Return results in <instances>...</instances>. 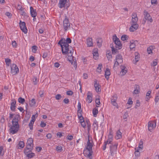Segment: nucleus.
Segmentation results:
<instances>
[{
    "label": "nucleus",
    "instance_id": "obj_29",
    "mask_svg": "<svg viewBox=\"0 0 159 159\" xmlns=\"http://www.w3.org/2000/svg\"><path fill=\"white\" fill-rule=\"evenodd\" d=\"M93 113L94 116L96 117L97 114L98 113V109L96 107L93 109Z\"/></svg>",
    "mask_w": 159,
    "mask_h": 159
},
{
    "label": "nucleus",
    "instance_id": "obj_63",
    "mask_svg": "<svg viewBox=\"0 0 159 159\" xmlns=\"http://www.w3.org/2000/svg\"><path fill=\"white\" fill-rule=\"evenodd\" d=\"M18 109L21 112H22V113H24L25 111V110L22 107H20L18 108Z\"/></svg>",
    "mask_w": 159,
    "mask_h": 159
},
{
    "label": "nucleus",
    "instance_id": "obj_53",
    "mask_svg": "<svg viewBox=\"0 0 159 159\" xmlns=\"http://www.w3.org/2000/svg\"><path fill=\"white\" fill-rule=\"evenodd\" d=\"M159 100V93L158 95L156 96L155 98V101L156 103V104L157 102Z\"/></svg>",
    "mask_w": 159,
    "mask_h": 159
},
{
    "label": "nucleus",
    "instance_id": "obj_34",
    "mask_svg": "<svg viewBox=\"0 0 159 159\" xmlns=\"http://www.w3.org/2000/svg\"><path fill=\"white\" fill-rule=\"evenodd\" d=\"M5 62L6 65L9 66L11 63V61L10 59L7 58L5 59Z\"/></svg>",
    "mask_w": 159,
    "mask_h": 159
},
{
    "label": "nucleus",
    "instance_id": "obj_19",
    "mask_svg": "<svg viewBox=\"0 0 159 159\" xmlns=\"http://www.w3.org/2000/svg\"><path fill=\"white\" fill-rule=\"evenodd\" d=\"M87 100L89 101V103H91L92 101V94L89 91H88L87 93Z\"/></svg>",
    "mask_w": 159,
    "mask_h": 159
},
{
    "label": "nucleus",
    "instance_id": "obj_28",
    "mask_svg": "<svg viewBox=\"0 0 159 159\" xmlns=\"http://www.w3.org/2000/svg\"><path fill=\"white\" fill-rule=\"evenodd\" d=\"M121 134L122 133L120 132V130L117 131L116 133V138L117 139H120L122 137Z\"/></svg>",
    "mask_w": 159,
    "mask_h": 159
},
{
    "label": "nucleus",
    "instance_id": "obj_14",
    "mask_svg": "<svg viewBox=\"0 0 159 159\" xmlns=\"http://www.w3.org/2000/svg\"><path fill=\"white\" fill-rule=\"evenodd\" d=\"M131 25L129 29V30L130 32H134L138 29L139 25L138 24H131Z\"/></svg>",
    "mask_w": 159,
    "mask_h": 159
},
{
    "label": "nucleus",
    "instance_id": "obj_13",
    "mask_svg": "<svg viewBox=\"0 0 159 159\" xmlns=\"http://www.w3.org/2000/svg\"><path fill=\"white\" fill-rule=\"evenodd\" d=\"M97 80L95 79L94 81V86L95 88V89L97 92H101V89H100L101 86L99 83H97Z\"/></svg>",
    "mask_w": 159,
    "mask_h": 159
},
{
    "label": "nucleus",
    "instance_id": "obj_10",
    "mask_svg": "<svg viewBox=\"0 0 159 159\" xmlns=\"http://www.w3.org/2000/svg\"><path fill=\"white\" fill-rule=\"evenodd\" d=\"M71 40L70 38H68L66 39L64 38H61L59 41L58 44H68L71 43Z\"/></svg>",
    "mask_w": 159,
    "mask_h": 159
},
{
    "label": "nucleus",
    "instance_id": "obj_16",
    "mask_svg": "<svg viewBox=\"0 0 159 159\" xmlns=\"http://www.w3.org/2000/svg\"><path fill=\"white\" fill-rule=\"evenodd\" d=\"M87 146L86 148V149L87 150L89 151H92L93 145L92 143L90 142L89 138H88V141L87 142Z\"/></svg>",
    "mask_w": 159,
    "mask_h": 159
},
{
    "label": "nucleus",
    "instance_id": "obj_31",
    "mask_svg": "<svg viewBox=\"0 0 159 159\" xmlns=\"http://www.w3.org/2000/svg\"><path fill=\"white\" fill-rule=\"evenodd\" d=\"M118 48H112V50H111L113 54H115L116 53H118L119 52Z\"/></svg>",
    "mask_w": 159,
    "mask_h": 159
},
{
    "label": "nucleus",
    "instance_id": "obj_38",
    "mask_svg": "<svg viewBox=\"0 0 159 159\" xmlns=\"http://www.w3.org/2000/svg\"><path fill=\"white\" fill-rule=\"evenodd\" d=\"M138 19H132L131 21L130 22L131 24H137V22L138 21Z\"/></svg>",
    "mask_w": 159,
    "mask_h": 159
},
{
    "label": "nucleus",
    "instance_id": "obj_50",
    "mask_svg": "<svg viewBox=\"0 0 159 159\" xmlns=\"http://www.w3.org/2000/svg\"><path fill=\"white\" fill-rule=\"evenodd\" d=\"M102 64H99L98 65V66L97 68V71L98 72H100L101 71V67L102 66Z\"/></svg>",
    "mask_w": 159,
    "mask_h": 159
},
{
    "label": "nucleus",
    "instance_id": "obj_43",
    "mask_svg": "<svg viewBox=\"0 0 159 159\" xmlns=\"http://www.w3.org/2000/svg\"><path fill=\"white\" fill-rule=\"evenodd\" d=\"M27 156L29 158H31L35 156L34 153L33 152L29 153V154H27Z\"/></svg>",
    "mask_w": 159,
    "mask_h": 159
},
{
    "label": "nucleus",
    "instance_id": "obj_6",
    "mask_svg": "<svg viewBox=\"0 0 159 159\" xmlns=\"http://www.w3.org/2000/svg\"><path fill=\"white\" fill-rule=\"evenodd\" d=\"M33 140L32 138H29L27 141L26 143V148L30 149V150L33 149L34 144H33Z\"/></svg>",
    "mask_w": 159,
    "mask_h": 159
},
{
    "label": "nucleus",
    "instance_id": "obj_26",
    "mask_svg": "<svg viewBox=\"0 0 159 159\" xmlns=\"http://www.w3.org/2000/svg\"><path fill=\"white\" fill-rule=\"evenodd\" d=\"M97 44L99 47H100L102 45V38H99L97 39Z\"/></svg>",
    "mask_w": 159,
    "mask_h": 159
},
{
    "label": "nucleus",
    "instance_id": "obj_40",
    "mask_svg": "<svg viewBox=\"0 0 159 159\" xmlns=\"http://www.w3.org/2000/svg\"><path fill=\"white\" fill-rule=\"evenodd\" d=\"M19 147L22 148L24 147L25 146V143L23 141H20L18 144Z\"/></svg>",
    "mask_w": 159,
    "mask_h": 159
},
{
    "label": "nucleus",
    "instance_id": "obj_9",
    "mask_svg": "<svg viewBox=\"0 0 159 159\" xmlns=\"http://www.w3.org/2000/svg\"><path fill=\"white\" fill-rule=\"evenodd\" d=\"M117 99V96L116 94H114L111 98V104L114 106L118 108V105L116 102V100Z\"/></svg>",
    "mask_w": 159,
    "mask_h": 159
},
{
    "label": "nucleus",
    "instance_id": "obj_49",
    "mask_svg": "<svg viewBox=\"0 0 159 159\" xmlns=\"http://www.w3.org/2000/svg\"><path fill=\"white\" fill-rule=\"evenodd\" d=\"M106 56L108 60H110L112 57L111 53H109V54L107 53V54H106Z\"/></svg>",
    "mask_w": 159,
    "mask_h": 159
},
{
    "label": "nucleus",
    "instance_id": "obj_30",
    "mask_svg": "<svg viewBox=\"0 0 159 159\" xmlns=\"http://www.w3.org/2000/svg\"><path fill=\"white\" fill-rule=\"evenodd\" d=\"M139 87L138 85H136V88L134 89L133 93L134 94H138L139 92Z\"/></svg>",
    "mask_w": 159,
    "mask_h": 159
},
{
    "label": "nucleus",
    "instance_id": "obj_55",
    "mask_svg": "<svg viewBox=\"0 0 159 159\" xmlns=\"http://www.w3.org/2000/svg\"><path fill=\"white\" fill-rule=\"evenodd\" d=\"M20 11V14L22 16H25L26 13L24 11V9L21 10V11Z\"/></svg>",
    "mask_w": 159,
    "mask_h": 159
},
{
    "label": "nucleus",
    "instance_id": "obj_2",
    "mask_svg": "<svg viewBox=\"0 0 159 159\" xmlns=\"http://www.w3.org/2000/svg\"><path fill=\"white\" fill-rule=\"evenodd\" d=\"M112 39L113 42H114L116 44V48H118V49H120L122 48V44L120 41V40L117 38L116 34L113 35Z\"/></svg>",
    "mask_w": 159,
    "mask_h": 159
},
{
    "label": "nucleus",
    "instance_id": "obj_58",
    "mask_svg": "<svg viewBox=\"0 0 159 159\" xmlns=\"http://www.w3.org/2000/svg\"><path fill=\"white\" fill-rule=\"evenodd\" d=\"M57 150L59 152H61L62 150V147L61 146H57Z\"/></svg>",
    "mask_w": 159,
    "mask_h": 159
},
{
    "label": "nucleus",
    "instance_id": "obj_44",
    "mask_svg": "<svg viewBox=\"0 0 159 159\" xmlns=\"http://www.w3.org/2000/svg\"><path fill=\"white\" fill-rule=\"evenodd\" d=\"M143 143L142 141L141 140H140L139 143V146L138 148H140L141 149H142L143 148Z\"/></svg>",
    "mask_w": 159,
    "mask_h": 159
},
{
    "label": "nucleus",
    "instance_id": "obj_46",
    "mask_svg": "<svg viewBox=\"0 0 159 159\" xmlns=\"http://www.w3.org/2000/svg\"><path fill=\"white\" fill-rule=\"evenodd\" d=\"M69 59V61L71 63V64H73L74 65V67L75 68H76L77 67V65L76 64V61H74V62L72 61L71 60V59H70H70L69 58H68Z\"/></svg>",
    "mask_w": 159,
    "mask_h": 159
},
{
    "label": "nucleus",
    "instance_id": "obj_1",
    "mask_svg": "<svg viewBox=\"0 0 159 159\" xmlns=\"http://www.w3.org/2000/svg\"><path fill=\"white\" fill-rule=\"evenodd\" d=\"M20 116L19 114L16 115L12 121V125L10 128V132L12 134L16 133L19 128V125L18 124V118Z\"/></svg>",
    "mask_w": 159,
    "mask_h": 159
},
{
    "label": "nucleus",
    "instance_id": "obj_17",
    "mask_svg": "<svg viewBox=\"0 0 159 159\" xmlns=\"http://www.w3.org/2000/svg\"><path fill=\"white\" fill-rule=\"evenodd\" d=\"M120 68L121 69L120 72V74L122 75H125L127 72V69L125 66H121Z\"/></svg>",
    "mask_w": 159,
    "mask_h": 159
},
{
    "label": "nucleus",
    "instance_id": "obj_33",
    "mask_svg": "<svg viewBox=\"0 0 159 159\" xmlns=\"http://www.w3.org/2000/svg\"><path fill=\"white\" fill-rule=\"evenodd\" d=\"M93 58L96 60L98 58V54L97 51L93 52Z\"/></svg>",
    "mask_w": 159,
    "mask_h": 159
},
{
    "label": "nucleus",
    "instance_id": "obj_62",
    "mask_svg": "<svg viewBox=\"0 0 159 159\" xmlns=\"http://www.w3.org/2000/svg\"><path fill=\"white\" fill-rule=\"evenodd\" d=\"M40 125L41 127H44L46 126V124L45 123H44V122H43V121H41Z\"/></svg>",
    "mask_w": 159,
    "mask_h": 159
},
{
    "label": "nucleus",
    "instance_id": "obj_5",
    "mask_svg": "<svg viewBox=\"0 0 159 159\" xmlns=\"http://www.w3.org/2000/svg\"><path fill=\"white\" fill-rule=\"evenodd\" d=\"M11 73L13 75H16L19 72V70L16 65L13 64L11 66Z\"/></svg>",
    "mask_w": 159,
    "mask_h": 159
},
{
    "label": "nucleus",
    "instance_id": "obj_24",
    "mask_svg": "<svg viewBox=\"0 0 159 159\" xmlns=\"http://www.w3.org/2000/svg\"><path fill=\"white\" fill-rule=\"evenodd\" d=\"M116 60L117 61L118 60L119 62L121 63L123 62L122 57V56L120 54H118L116 56Z\"/></svg>",
    "mask_w": 159,
    "mask_h": 159
},
{
    "label": "nucleus",
    "instance_id": "obj_3",
    "mask_svg": "<svg viewBox=\"0 0 159 159\" xmlns=\"http://www.w3.org/2000/svg\"><path fill=\"white\" fill-rule=\"evenodd\" d=\"M59 44L61 48V51L62 53L64 55H66L69 52V51L68 44Z\"/></svg>",
    "mask_w": 159,
    "mask_h": 159
},
{
    "label": "nucleus",
    "instance_id": "obj_61",
    "mask_svg": "<svg viewBox=\"0 0 159 159\" xmlns=\"http://www.w3.org/2000/svg\"><path fill=\"white\" fill-rule=\"evenodd\" d=\"M128 116V113L127 112H125L123 115V119H126Z\"/></svg>",
    "mask_w": 159,
    "mask_h": 159
},
{
    "label": "nucleus",
    "instance_id": "obj_8",
    "mask_svg": "<svg viewBox=\"0 0 159 159\" xmlns=\"http://www.w3.org/2000/svg\"><path fill=\"white\" fill-rule=\"evenodd\" d=\"M19 25L22 31L25 34H26L27 32V29L26 26L25 22L24 21L22 22L21 20H20L19 22Z\"/></svg>",
    "mask_w": 159,
    "mask_h": 159
},
{
    "label": "nucleus",
    "instance_id": "obj_22",
    "mask_svg": "<svg viewBox=\"0 0 159 159\" xmlns=\"http://www.w3.org/2000/svg\"><path fill=\"white\" fill-rule=\"evenodd\" d=\"M93 151H89V153H86V151L84 150V151L83 153L84 154V155L85 157H87L89 158V159H92V154Z\"/></svg>",
    "mask_w": 159,
    "mask_h": 159
},
{
    "label": "nucleus",
    "instance_id": "obj_51",
    "mask_svg": "<svg viewBox=\"0 0 159 159\" xmlns=\"http://www.w3.org/2000/svg\"><path fill=\"white\" fill-rule=\"evenodd\" d=\"M132 19H138L137 15L135 13L133 12L132 16Z\"/></svg>",
    "mask_w": 159,
    "mask_h": 159
},
{
    "label": "nucleus",
    "instance_id": "obj_41",
    "mask_svg": "<svg viewBox=\"0 0 159 159\" xmlns=\"http://www.w3.org/2000/svg\"><path fill=\"white\" fill-rule=\"evenodd\" d=\"M32 150H30V149L26 148H26L24 149V153L25 155H27V154H29V152H31Z\"/></svg>",
    "mask_w": 159,
    "mask_h": 159
},
{
    "label": "nucleus",
    "instance_id": "obj_42",
    "mask_svg": "<svg viewBox=\"0 0 159 159\" xmlns=\"http://www.w3.org/2000/svg\"><path fill=\"white\" fill-rule=\"evenodd\" d=\"M128 38V36L126 35H123L121 37V39L122 41H125L127 40Z\"/></svg>",
    "mask_w": 159,
    "mask_h": 159
},
{
    "label": "nucleus",
    "instance_id": "obj_21",
    "mask_svg": "<svg viewBox=\"0 0 159 159\" xmlns=\"http://www.w3.org/2000/svg\"><path fill=\"white\" fill-rule=\"evenodd\" d=\"M87 44L88 47H92L93 46L92 39V38H89L86 39Z\"/></svg>",
    "mask_w": 159,
    "mask_h": 159
},
{
    "label": "nucleus",
    "instance_id": "obj_18",
    "mask_svg": "<svg viewBox=\"0 0 159 159\" xmlns=\"http://www.w3.org/2000/svg\"><path fill=\"white\" fill-rule=\"evenodd\" d=\"M67 2V0H59L58 6L59 8H61L65 7L66 3Z\"/></svg>",
    "mask_w": 159,
    "mask_h": 159
},
{
    "label": "nucleus",
    "instance_id": "obj_7",
    "mask_svg": "<svg viewBox=\"0 0 159 159\" xmlns=\"http://www.w3.org/2000/svg\"><path fill=\"white\" fill-rule=\"evenodd\" d=\"M118 145V143H116L114 145H112L110 146V152L111 156H113L114 154L116 152Z\"/></svg>",
    "mask_w": 159,
    "mask_h": 159
},
{
    "label": "nucleus",
    "instance_id": "obj_11",
    "mask_svg": "<svg viewBox=\"0 0 159 159\" xmlns=\"http://www.w3.org/2000/svg\"><path fill=\"white\" fill-rule=\"evenodd\" d=\"M156 126V121H150L148 123V130L151 131Z\"/></svg>",
    "mask_w": 159,
    "mask_h": 159
},
{
    "label": "nucleus",
    "instance_id": "obj_52",
    "mask_svg": "<svg viewBox=\"0 0 159 159\" xmlns=\"http://www.w3.org/2000/svg\"><path fill=\"white\" fill-rule=\"evenodd\" d=\"M82 111L81 110H78L77 111V115L78 117L80 116H82Z\"/></svg>",
    "mask_w": 159,
    "mask_h": 159
},
{
    "label": "nucleus",
    "instance_id": "obj_27",
    "mask_svg": "<svg viewBox=\"0 0 159 159\" xmlns=\"http://www.w3.org/2000/svg\"><path fill=\"white\" fill-rule=\"evenodd\" d=\"M36 102L35 99L33 98L29 101V105L30 107H33L35 105Z\"/></svg>",
    "mask_w": 159,
    "mask_h": 159
},
{
    "label": "nucleus",
    "instance_id": "obj_4",
    "mask_svg": "<svg viewBox=\"0 0 159 159\" xmlns=\"http://www.w3.org/2000/svg\"><path fill=\"white\" fill-rule=\"evenodd\" d=\"M63 26L65 31L70 28V24L68 19L66 16L65 19L63 21Z\"/></svg>",
    "mask_w": 159,
    "mask_h": 159
},
{
    "label": "nucleus",
    "instance_id": "obj_35",
    "mask_svg": "<svg viewBox=\"0 0 159 159\" xmlns=\"http://www.w3.org/2000/svg\"><path fill=\"white\" fill-rule=\"evenodd\" d=\"M111 74L110 70L109 69L107 68L105 71V75L109 76Z\"/></svg>",
    "mask_w": 159,
    "mask_h": 159
},
{
    "label": "nucleus",
    "instance_id": "obj_54",
    "mask_svg": "<svg viewBox=\"0 0 159 159\" xmlns=\"http://www.w3.org/2000/svg\"><path fill=\"white\" fill-rule=\"evenodd\" d=\"M61 98V96L60 94H57L55 96L56 99L57 100H60Z\"/></svg>",
    "mask_w": 159,
    "mask_h": 159
},
{
    "label": "nucleus",
    "instance_id": "obj_64",
    "mask_svg": "<svg viewBox=\"0 0 159 159\" xmlns=\"http://www.w3.org/2000/svg\"><path fill=\"white\" fill-rule=\"evenodd\" d=\"M63 102L66 104H68L69 102V99L67 98H65L63 100Z\"/></svg>",
    "mask_w": 159,
    "mask_h": 159
},
{
    "label": "nucleus",
    "instance_id": "obj_23",
    "mask_svg": "<svg viewBox=\"0 0 159 159\" xmlns=\"http://www.w3.org/2000/svg\"><path fill=\"white\" fill-rule=\"evenodd\" d=\"M135 55L134 60H133V62L134 64H136L139 60L140 55L138 53L135 52Z\"/></svg>",
    "mask_w": 159,
    "mask_h": 159
},
{
    "label": "nucleus",
    "instance_id": "obj_37",
    "mask_svg": "<svg viewBox=\"0 0 159 159\" xmlns=\"http://www.w3.org/2000/svg\"><path fill=\"white\" fill-rule=\"evenodd\" d=\"M25 99L22 98L21 97H20L18 99V102L21 104H23L25 102Z\"/></svg>",
    "mask_w": 159,
    "mask_h": 159
},
{
    "label": "nucleus",
    "instance_id": "obj_56",
    "mask_svg": "<svg viewBox=\"0 0 159 159\" xmlns=\"http://www.w3.org/2000/svg\"><path fill=\"white\" fill-rule=\"evenodd\" d=\"M134 153L136 156L139 157L140 156V153L139 150H135Z\"/></svg>",
    "mask_w": 159,
    "mask_h": 159
},
{
    "label": "nucleus",
    "instance_id": "obj_48",
    "mask_svg": "<svg viewBox=\"0 0 159 159\" xmlns=\"http://www.w3.org/2000/svg\"><path fill=\"white\" fill-rule=\"evenodd\" d=\"M135 47V45L134 42H130V49H132Z\"/></svg>",
    "mask_w": 159,
    "mask_h": 159
},
{
    "label": "nucleus",
    "instance_id": "obj_59",
    "mask_svg": "<svg viewBox=\"0 0 159 159\" xmlns=\"http://www.w3.org/2000/svg\"><path fill=\"white\" fill-rule=\"evenodd\" d=\"M140 106V102L138 100H137L136 103V104L135 108H137V107H139Z\"/></svg>",
    "mask_w": 159,
    "mask_h": 159
},
{
    "label": "nucleus",
    "instance_id": "obj_47",
    "mask_svg": "<svg viewBox=\"0 0 159 159\" xmlns=\"http://www.w3.org/2000/svg\"><path fill=\"white\" fill-rule=\"evenodd\" d=\"M37 47L36 46H34L32 47V52L34 53H35L37 50Z\"/></svg>",
    "mask_w": 159,
    "mask_h": 159
},
{
    "label": "nucleus",
    "instance_id": "obj_12",
    "mask_svg": "<svg viewBox=\"0 0 159 159\" xmlns=\"http://www.w3.org/2000/svg\"><path fill=\"white\" fill-rule=\"evenodd\" d=\"M144 16L145 19L146 20L149 21L150 22H152V19L150 14L145 10L144 11Z\"/></svg>",
    "mask_w": 159,
    "mask_h": 159
},
{
    "label": "nucleus",
    "instance_id": "obj_36",
    "mask_svg": "<svg viewBox=\"0 0 159 159\" xmlns=\"http://www.w3.org/2000/svg\"><path fill=\"white\" fill-rule=\"evenodd\" d=\"M34 121L32 120H31L30 123L29 124V126L30 127V129L32 130L33 129V125L34 123Z\"/></svg>",
    "mask_w": 159,
    "mask_h": 159
},
{
    "label": "nucleus",
    "instance_id": "obj_32",
    "mask_svg": "<svg viewBox=\"0 0 159 159\" xmlns=\"http://www.w3.org/2000/svg\"><path fill=\"white\" fill-rule=\"evenodd\" d=\"M72 51H73V49H72V50H69V52L67 53L68 54V55H69V58L70 59H72V60H74L73 59V58H74L72 56Z\"/></svg>",
    "mask_w": 159,
    "mask_h": 159
},
{
    "label": "nucleus",
    "instance_id": "obj_39",
    "mask_svg": "<svg viewBox=\"0 0 159 159\" xmlns=\"http://www.w3.org/2000/svg\"><path fill=\"white\" fill-rule=\"evenodd\" d=\"M153 49V47L152 46H150L148 48L147 52L149 54H150L152 53V49Z\"/></svg>",
    "mask_w": 159,
    "mask_h": 159
},
{
    "label": "nucleus",
    "instance_id": "obj_15",
    "mask_svg": "<svg viewBox=\"0 0 159 159\" xmlns=\"http://www.w3.org/2000/svg\"><path fill=\"white\" fill-rule=\"evenodd\" d=\"M11 101L12 102L11 104V106L10 107V108L12 111H15L16 109V101L14 99L11 100Z\"/></svg>",
    "mask_w": 159,
    "mask_h": 159
},
{
    "label": "nucleus",
    "instance_id": "obj_45",
    "mask_svg": "<svg viewBox=\"0 0 159 159\" xmlns=\"http://www.w3.org/2000/svg\"><path fill=\"white\" fill-rule=\"evenodd\" d=\"M33 83L34 85H36L38 83V80L37 78L36 77H34L33 80Z\"/></svg>",
    "mask_w": 159,
    "mask_h": 159
},
{
    "label": "nucleus",
    "instance_id": "obj_25",
    "mask_svg": "<svg viewBox=\"0 0 159 159\" xmlns=\"http://www.w3.org/2000/svg\"><path fill=\"white\" fill-rule=\"evenodd\" d=\"M93 129L94 131L95 129L97 130L98 129V123L97 120H95L94 121L93 123Z\"/></svg>",
    "mask_w": 159,
    "mask_h": 159
},
{
    "label": "nucleus",
    "instance_id": "obj_60",
    "mask_svg": "<svg viewBox=\"0 0 159 159\" xmlns=\"http://www.w3.org/2000/svg\"><path fill=\"white\" fill-rule=\"evenodd\" d=\"M16 43L15 41H12L11 44L13 47L15 48L16 47Z\"/></svg>",
    "mask_w": 159,
    "mask_h": 159
},
{
    "label": "nucleus",
    "instance_id": "obj_20",
    "mask_svg": "<svg viewBox=\"0 0 159 159\" xmlns=\"http://www.w3.org/2000/svg\"><path fill=\"white\" fill-rule=\"evenodd\" d=\"M30 13L31 16L33 17H35L37 14L36 11L34 10L32 7H30Z\"/></svg>",
    "mask_w": 159,
    "mask_h": 159
},
{
    "label": "nucleus",
    "instance_id": "obj_57",
    "mask_svg": "<svg viewBox=\"0 0 159 159\" xmlns=\"http://www.w3.org/2000/svg\"><path fill=\"white\" fill-rule=\"evenodd\" d=\"M73 92L71 91H68L66 92V94L68 95L71 96L73 94Z\"/></svg>",
    "mask_w": 159,
    "mask_h": 159
}]
</instances>
